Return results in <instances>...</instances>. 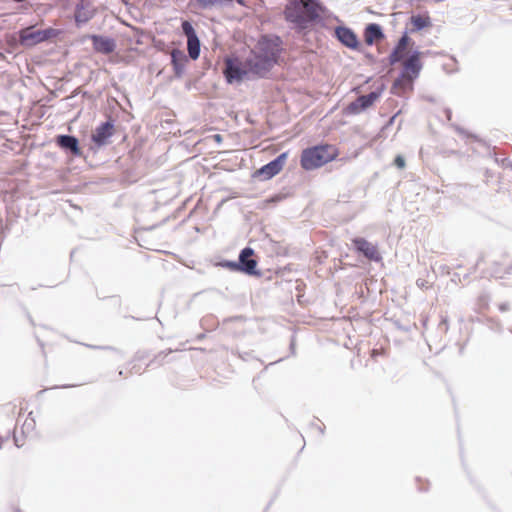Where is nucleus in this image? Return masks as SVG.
<instances>
[{
  "label": "nucleus",
  "instance_id": "f257e3e1",
  "mask_svg": "<svg viewBox=\"0 0 512 512\" xmlns=\"http://www.w3.org/2000/svg\"><path fill=\"white\" fill-rule=\"evenodd\" d=\"M339 155V150L331 144H322L306 148L302 151L300 164L304 170H314L333 161Z\"/></svg>",
  "mask_w": 512,
  "mask_h": 512
},
{
  "label": "nucleus",
  "instance_id": "f03ea898",
  "mask_svg": "<svg viewBox=\"0 0 512 512\" xmlns=\"http://www.w3.org/2000/svg\"><path fill=\"white\" fill-rule=\"evenodd\" d=\"M282 51V41L277 36H263L258 41L257 52L275 64H278Z\"/></svg>",
  "mask_w": 512,
  "mask_h": 512
},
{
  "label": "nucleus",
  "instance_id": "7ed1b4c3",
  "mask_svg": "<svg viewBox=\"0 0 512 512\" xmlns=\"http://www.w3.org/2000/svg\"><path fill=\"white\" fill-rule=\"evenodd\" d=\"M57 35L58 31L53 28L35 30L34 27H27L20 31V41L23 45L32 46L56 37Z\"/></svg>",
  "mask_w": 512,
  "mask_h": 512
},
{
  "label": "nucleus",
  "instance_id": "20e7f679",
  "mask_svg": "<svg viewBox=\"0 0 512 512\" xmlns=\"http://www.w3.org/2000/svg\"><path fill=\"white\" fill-rule=\"evenodd\" d=\"M36 428L35 418L32 416V412L28 414L24 422L21 424L19 430L14 432V442L17 447H22L25 440L33 435Z\"/></svg>",
  "mask_w": 512,
  "mask_h": 512
},
{
  "label": "nucleus",
  "instance_id": "39448f33",
  "mask_svg": "<svg viewBox=\"0 0 512 512\" xmlns=\"http://www.w3.org/2000/svg\"><path fill=\"white\" fill-rule=\"evenodd\" d=\"M380 97V92H371L367 95L358 97L354 102H351L346 111L348 114H359L360 112L371 107Z\"/></svg>",
  "mask_w": 512,
  "mask_h": 512
},
{
  "label": "nucleus",
  "instance_id": "423d86ee",
  "mask_svg": "<svg viewBox=\"0 0 512 512\" xmlns=\"http://www.w3.org/2000/svg\"><path fill=\"white\" fill-rule=\"evenodd\" d=\"M422 53L419 51H414L408 58L403 60L402 67L403 71L401 74L411 77V79L415 80L422 69Z\"/></svg>",
  "mask_w": 512,
  "mask_h": 512
},
{
  "label": "nucleus",
  "instance_id": "0eeeda50",
  "mask_svg": "<svg viewBox=\"0 0 512 512\" xmlns=\"http://www.w3.org/2000/svg\"><path fill=\"white\" fill-rule=\"evenodd\" d=\"M288 157V152L280 154L276 159L262 166L257 170L256 174L263 176L264 179H271L275 175L279 174L283 169L285 162Z\"/></svg>",
  "mask_w": 512,
  "mask_h": 512
},
{
  "label": "nucleus",
  "instance_id": "6e6552de",
  "mask_svg": "<svg viewBox=\"0 0 512 512\" xmlns=\"http://www.w3.org/2000/svg\"><path fill=\"white\" fill-rule=\"evenodd\" d=\"M276 65L275 63L268 61L266 57L262 56L258 52L255 53L254 57L247 60V66L249 71L258 76H264L271 68Z\"/></svg>",
  "mask_w": 512,
  "mask_h": 512
},
{
  "label": "nucleus",
  "instance_id": "1a4fd4ad",
  "mask_svg": "<svg viewBox=\"0 0 512 512\" xmlns=\"http://www.w3.org/2000/svg\"><path fill=\"white\" fill-rule=\"evenodd\" d=\"M249 72L250 71L249 66H247V62L243 66L238 61H226L225 76L229 83H232L233 81H241Z\"/></svg>",
  "mask_w": 512,
  "mask_h": 512
},
{
  "label": "nucleus",
  "instance_id": "9d476101",
  "mask_svg": "<svg viewBox=\"0 0 512 512\" xmlns=\"http://www.w3.org/2000/svg\"><path fill=\"white\" fill-rule=\"evenodd\" d=\"M353 244L356 250L362 253L368 260L379 262L382 259L377 246L368 242L366 239L355 238L353 239Z\"/></svg>",
  "mask_w": 512,
  "mask_h": 512
},
{
  "label": "nucleus",
  "instance_id": "9b49d317",
  "mask_svg": "<svg viewBox=\"0 0 512 512\" xmlns=\"http://www.w3.org/2000/svg\"><path fill=\"white\" fill-rule=\"evenodd\" d=\"M254 255L252 248H244L239 256V269L247 274H258L256 271L257 261L251 257Z\"/></svg>",
  "mask_w": 512,
  "mask_h": 512
},
{
  "label": "nucleus",
  "instance_id": "f8f14e48",
  "mask_svg": "<svg viewBox=\"0 0 512 512\" xmlns=\"http://www.w3.org/2000/svg\"><path fill=\"white\" fill-rule=\"evenodd\" d=\"M411 44V38L405 33L398 41L393 51L389 55V63L394 65L402 61L407 53V49Z\"/></svg>",
  "mask_w": 512,
  "mask_h": 512
},
{
  "label": "nucleus",
  "instance_id": "ddd939ff",
  "mask_svg": "<svg viewBox=\"0 0 512 512\" xmlns=\"http://www.w3.org/2000/svg\"><path fill=\"white\" fill-rule=\"evenodd\" d=\"M336 35L339 41L348 48L358 50L359 41L356 34L349 28L340 27L336 30Z\"/></svg>",
  "mask_w": 512,
  "mask_h": 512
},
{
  "label": "nucleus",
  "instance_id": "4468645a",
  "mask_svg": "<svg viewBox=\"0 0 512 512\" xmlns=\"http://www.w3.org/2000/svg\"><path fill=\"white\" fill-rule=\"evenodd\" d=\"M114 128L110 122H105L96 128L92 134V140L98 146H103L107 143V140L113 135Z\"/></svg>",
  "mask_w": 512,
  "mask_h": 512
},
{
  "label": "nucleus",
  "instance_id": "2eb2a0df",
  "mask_svg": "<svg viewBox=\"0 0 512 512\" xmlns=\"http://www.w3.org/2000/svg\"><path fill=\"white\" fill-rule=\"evenodd\" d=\"M91 40L94 50L99 53L110 54L115 50L116 45L111 38L93 35Z\"/></svg>",
  "mask_w": 512,
  "mask_h": 512
},
{
  "label": "nucleus",
  "instance_id": "dca6fc26",
  "mask_svg": "<svg viewBox=\"0 0 512 512\" xmlns=\"http://www.w3.org/2000/svg\"><path fill=\"white\" fill-rule=\"evenodd\" d=\"M414 80L411 77L400 74L399 77L394 81L392 90L397 95H404L407 92L413 90Z\"/></svg>",
  "mask_w": 512,
  "mask_h": 512
},
{
  "label": "nucleus",
  "instance_id": "f3484780",
  "mask_svg": "<svg viewBox=\"0 0 512 512\" xmlns=\"http://www.w3.org/2000/svg\"><path fill=\"white\" fill-rule=\"evenodd\" d=\"M383 38L384 34L378 24L372 23L366 26L364 30V40L367 45L371 46Z\"/></svg>",
  "mask_w": 512,
  "mask_h": 512
},
{
  "label": "nucleus",
  "instance_id": "a211bd4d",
  "mask_svg": "<svg viewBox=\"0 0 512 512\" xmlns=\"http://www.w3.org/2000/svg\"><path fill=\"white\" fill-rule=\"evenodd\" d=\"M305 6L306 4L304 1H299L290 6H287L284 12L286 20L293 23H300L302 20L301 12Z\"/></svg>",
  "mask_w": 512,
  "mask_h": 512
},
{
  "label": "nucleus",
  "instance_id": "6ab92c4d",
  "mask_svg": "<svg viewBox=\"0 0 512 512\" xmlns=\"http://www.w3.org/2000/svg\"><path fill=\"white\" fill-rule=\"evenodd\" d=\"M187 61H188L187 57L183 51H181L179 49L172 50L171 63L173 65V70L176 75L179 76L182 74Z\"/></svg>",
  "mask_w": 512,
  "mask_h": 512
},
{
  "label": "nucleus",
  "instance_id": "aec40b11",
  "mask_svg": "<svg viewBox=\"0 0 512 512\" xmlns=\"http://www.w3.org/2000/svg\"><path fill=\"white\" fill-rule=\"evenodd\" d=\"M57 144L65 149L71 150L74 154H79L78 140L74 136L60 135L56 139Z\"/></svg>",
  "mask_w": 512,
  "mask_h": 512
},
{
  "label": "nucleus",
  "instance_id": "412c9836",
  "mask_svg": "<svg viewBox=\"0 0 512 512\" xmlns=\"http://www.w3.org/2000/svg\"><path fill=\"white\" fill-rule=\"evenodd\" d=\"M411 23L415 30H421L432 25L431 18L429 17L428 14L413 15L411 17Z\"/></svg>",
  "mask_w": 512,
  "mask_h": 512
},
{
  "label": "nucleus",
  "instance_id": "4be33fe9",
  "mask_svg": "<svg viewBox=\"0 0 512 512\" xmlns=\"http://www.w3.org/2000/svg\"><path fill=\"white\" fill-rule=\"evenodd\" d=\"M187 49L189 57L193 60H197L200 55V41L197 38L187 40Z\"/></svg>",
  "mask_w": 512,
  "mask_h": 512
},
{
  "label": "nucleus",
  "instance_id": "5701e85b",
  "mask_svg": "<svg viewBox=\"0 0 512 512\" xmlns=\"http://www.w3.org/2000/svg\"><path fill=\"white\" fill-rule=\"evenodd\" d=\"M182 30H183L184 34L187 36V40L192 39V38H197L195 30L189 21L182 22Z\"/></svg>",
  "mask_w": 512,
  "mask_h": 512
},
{
  "label": "nucleus",
  "instance_id": "b1692460",
  "mask_svg": "<svg viewBox=\"0 0 512 512\" xmlns=\"http://www.w3.org/2000/svg\"><path fill=\"white\" fill-rule=\"evenodd\" d=\"M88 19H89V16H86L85 14L82 13V6L78 5L76 8V12H75L76 22H78V23L86 22V21H88Z\"/></svg>",
  "mask_w": 512,
  "mask_h": 512
},
{
  "label": "nucleus",
  "instance_id": "393cba45",
  "mask_svg": "<svg viewBox=\"0 0 512 512\" xmlns=\"http://www.w3.org/2000/svg\"><path fill=\"white\" fill-rule=\"evenodd\" d=\"M387 354V348L385 347H380V348H374L372 351H371V358L376 360L377 357L379 356H384Z\"/></svg>",
  "mask_w": 512,
  "mask_h": 512
},
{
  "label": "nucleus",
  "instance_id": "a878e982",
  "mask_svg": "<svg viewBox=\"0 0 512 512\" xmlns=\"http://www.w3.org/2000/svg\"><path fill=\"white\" fill-rule=\"evenodd\" d=\"M233 0H199L203 7H210L215 5L217 2H232Z\"/></svg>",
  "mask_w": 512,
  "mask_h": 512
},
{
  "label": "nucleus",
  "instance_id": "bb28decb",
  "mask_svg": "<svg viewBox=\"0 0 512 512\" xmlns=\"http://www.w3.org/2000/svg\"><path fill=\"white\" fill-rule=\"evenodd\" d=\"M394 164L399 169H404L406 166L405 159L401 155H397L394 159Z\"/></svg>",
  "mask_w": 512,
  "mask_h": 512
},
{
  "label": "nucleus",
  "instance_id": "cd10ccee",
  "mask_svg": "<svg viewBox=\"0 0 512 512\" xmlns=\"http://www.w3.org/2000/svg\"><path fill=\"white\" fill-rule=\"evenodd\" d=\"M236 2L242 6H246L245 4V1L244 0H236Z\"/></svg>",
  "mask_w": 512,
  "mask_h": 512
},
{
  "label": "nucleus",
  "instance_id": "c85d7f7f",
  "mask_svg": "<svg viewBox=\"0 0 512 512\" xmlns=\"http://www.w3.org/2000/svg\"><path fill=\"white\" fill-rule=\"evenodd\" d=\"M214 138H215L216 141H220L221 140V136L219 134L215 135Z\"/></svg>",
  "mask_w": 512,
  "mask_h": 512
},
{
  "label": "nucleus",
  "instance_id": "c756f323",
  "mask_svg": "<svg viewBox=\"0 0 512 512\" xmlns=\"http://www.w3.org/2000/svg\"><path fill=\"white\" fill-rule=\"evenodd\" d=\"M2 444H3V440H2V438L0 437V448L2 447Z\"/></svg>",
  "mask_w": 512,
  "mask_h": 512
},
{
  "label": "nucleus",
  "instance_id": "7c9ffc66",
  "mask_svg": "<svg viewBox=\"0 0 512 512\" xmlns=\"http://www.w3.org/2000/svg\"><path fill=\"white\" fill-rule=\"evenodd\" d=\"M442 323H444L445 325H447V320H446V319H444V320L442 321Z\"/></svg>",
  "mask_w": 512,
  "mask_h": 512
}]
</instances>
